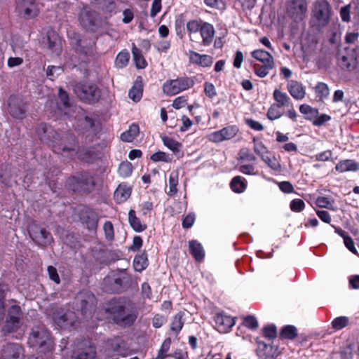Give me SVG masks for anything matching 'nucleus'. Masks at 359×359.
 Here are the masks:
<instances>
[{"instance_id": "f257e3e1", "label": "nucleus", "mask_w": 359, "mask_h": 359, "mask_svg": "<svg viewBox=\"0 0 359 359\" xmlns=\"http://www.w3.org/2000/svg\"><path fill=\"white\" fill-rule=\"evenodd\" d=\"M36 132L40 140L51 146L54 152L67 157H72L76 154L78 144L74 135L64 134L61 136L44 123L37 127Z\"/></svg>"}, {"instance_id": "f03ea898", "label": "nucleus", "mask_w": 359, "mask_h": 359, "mask_svg": "<svg viewBox=\"0 0 359 359\" xmlns=\"http://www.w3.org/2000/svg\"><path fill=\"white\" fill-rule=\"evenodd\" d=\"M104 310L117 325L121 326L132 325L138 314L135 304L126 298L111 299L106 304Z\"/></svg>"}, {"instance_id": "7ed1b4c3", "label": "nucleus", "mask_w": 359, "mask_h": 359, "mask_svg": "<svg viewBox=\"0 0 359 359\" xmlns=\"http://www.w3.org/2000/svg\"><path fill=\"white\" fill-rule=\"evenodd\" d=\"M28 344L40 353H50L53 350V341L49 332L43 327H34L29 337Z\"/></svg>"}, {"instance_id": "20e7f679", "label": "nucleus", "mask_w": 359, "mask_h": 359, "mask_svg": "<svg viewBox=\"0 0 359 359\" xmlns=\"http://www.w3.org/2000/svg\"><path fill=\"white\" fill-rule=\"evenodd\" d=\"M228 29L221 27L216 31L214 26L209 22H203L200 32L203 45H210L214 41V45H224L226 42Z\"/></svg>"}, {"instance_id": "39448f33", "label": "nucleus", "mask_w": 359, "mask_h": 359, "mask_svg": "<svg viewBox=\"0 0 359 359\" xmlns=\"http://www.w3.org/2000/svg\"><path fill=\"white\" fill-rule=\"evenodd\" d=\"M338 64L342 69L353 71L357 67L359 58L358 46H338Z\"/></svg>"}, {"instance_id": "423d86ee", "label": "nucleus", "mask_w": 359, "mask_h": 359, "mask_svg": "<svg viewBox=\"0 0 359 359\" xmlns=\"http://www.w3.org/2000/svg\"><path fill=\"white\" fill-rule=\"evenodd\" d=\"M66 184L73 191L90 192L94 189L95 182L89 173L81 172L69 177Z\"/></svg>"}, {"instance_id": "0eeeda50", "label": "nucleus", "mask_w": 359, "mask_h": 359, "mask_svg": "<svg viewBox=\"0 0 359 359\" xmlns=\"http://www.w3.org/2000/svg\"><path fill=\"white\" fill-rule=\"evenodd\" d=\"M15 11L20 18L34 20L40 14L39 4L36 0H16Z\"/></svg>"}, {"instance_id": "6e6552de", "label": "nucleus", "mask_w": 359, "mask_h": 359, "mask_svg": "<svg viewBox=\"0 0 359 359\" xmlns=\"http://www.w3.org/2000/svg\"><path fill=\"white\" fill-rule=\"evenodd\" d=\"M74 91L80 100L90 103L97 102L100 97V90L93 83H79L75 85Z\"/></svg>"}, {"instance_id": "1a4fd4ad", "label": "nucleus", "mask_w": 359, "mask_h": 359, "mask_svg": "<svg viewBox=\"0 0 359 359\" xmlns=\"http://www.w3.org/2000/svg\"><path fill=\"white\" fill-rule=\"evenodd\" d=\"M313 18L320 27L327 26L330 20L331 7L327 0H317L312 11Z\"/></svg>"}, {"instance_id": "9d476101", "label": "nucleus", "mask_w": 359, "mask_h": 359, "mask_svg": "<svg viewBox=\"0 0 359 359\" xmlns=\"http://www.w3.org/2000/svg\"><path fill=\"white\" fill-rule=\"evenodd\" d=\"M76 301L77 306L83 316L85 318L91 317L96 308L97 300L95 296L89 291H84L76 297Z\"/></svg>"}, {"instance_id": "9b49d317", "label": "nucleus", "mask_w": 359, "mask_h": 359, "mask_svg": "<svg viewBox=\"0 0 359 359\" xmlns=\"http://www.w3.org/2000/svg\"><path fill=\"white\" fill-rule=\"evenodd\" d=\"M79 20L81 27L87 31L95 32L100 26L97 13L86 7L81 11Z\"/></svg>"}, {"instance_id": "f8f14e48", "label": "nucleus", "mask_w": 359, "mask_h": 359, "mask_svg": "<svg viewBox=\"0 0 359 359\" xmlns=\"http://www.w3.org/2000/svg\"><path fill=\"white\" fill-rule=\"evenodd\" d=\"M55 323L62 329H68L74 325L77 320L76 313L69 309H57L53 313Z\"/></svg>"}, {"instance_id": "ddd939ff", "label": "nucleus", "mask_w": 359, "mask_h": 359, "mask_svg": "<svg viewBox=\"0 0 359 359\" xmlns=\"http://www.w3.org/2000/svg\"><path fill=\"white\" fill-rule=\"evenodd\" d=\"M306 0H292L287 6V15L295 22H299L306 18L307 13Z\"/></svg>"}, {"instance_id": "4468645a", "label": "nucleus", "mask_w": 359, "mask_h": 359, "mask_svg": "<svg viewBox=\"0 0 359 359\" xmlns=\"http://www.w3.org/2000/svg\"><path fill=\"white\" fill-rule=\"evenodd\" d=\"M194 81L188 77L178 78L163 84V90L170 95H175L193 86Z\"/></svg>"}, {"instance_id": "2eb2a0df", "label": "nucleus", "mask_w": 359, "mask_h": 359, "mask_svg": "<svg viewBox=\"0 0 359 359\" xmlns=\"http://www.w3.org/2000/svg\"><path fill=\"white\" fill-rule=\"evenodd\" d=\"M29 233L34 242L40 245L50 244L53 241L51 234L45 228L35 224L30 226Z\"/></svg>"}, {"instance_id": "dca6fc26", "label": "nucleus", "mask_w": 359, "mask_h": 359, "mask_svg": "<svg viewBox=\"0 0 359 359\" xmlns=\"http://www.w3.org/2000/svg\"><path fill=\"white\" fill-rule=\"evenodd\" d=\"M8 111L15 118L22 119L25 117V104L20 96L13 95L8 100Z\"/></svg>"}, {"instance_id": "f3484780", "label": "nucleus", "mask_w": 359, "mask_h": 359, "mask_svg": "<svg viewBox=\"0 0 359 359\" xmlns=\"http://www.w3.org/2000/svg\"><path fill=\"white\" fill-rule=\"evenodd\" d=\"M39 42L41 45H62V38L51 27H46L39 34Z\"/></svg>"}, {"instance_id": "a211bd4d", "label": "nucleus", "mask_w": 359, "mask_h": 359, "mask_svg": "<svg viewBox=\"0 0 359 359\" xmlns=\"http://www.w3.org/2000/svg\"><path fill=\"white\" fill-rule=\"evenodd\" d=\"M238 130L236 126H228L220 130L212 133L209 136V140L216 143L229 140L234 137Z\"/></svg>"}, {"instance_id": "6ab92c4d", "label": "nucleus", "mask_w": 359, "mask_h": 359, "mask_svg": "<svg viewBox=\"0 0 359 359\" xmlns=\"http://www.w3.org/2000/svg\"><path fill=\"white\" fill-rule=\"evenodd\" d=\"M20 311V306H13L11 307L9 311L8 317L2 328V331L4 333H11L18 329L20 325V318L18 316Z\"/></svg>"}, {"instance_id": "aec40b11", "label": "nucleus", "mask_w": 359, "mask_h": 359, "mask_svg": "<svg viewBox=\"0 0 359 359\" xmlns=\"http://www.w3.org/2000/svg\"><path fill=\"white\" fill-rule=\"evenodd\" d=\"M103 288L109 293H119L126 290L117 273L104 279Z\"/></svg>"}, {"instance_id": "412c9836", "label": "nucleus", "mask_w": 359, "mask_h": 359, "mask_svg": "<svg viewBox=\"0 0 359 359\" xmlns=\"http://www.w3.org/2000/svg\"><path fill=\"white\" fill-rule=\"evenodd\" d=\"M215 327L222 333L227 332L234 325L235 320L231 316L224 315L223 313H217L215 316Z\"/></svg>"}, {"instance_id": "4be33fe9", "label": "nucleus", "mask_w": 359, "mask_h": 359, "mask_svg": "<svg viewBox=\"0 0 359 359\" xmlns=\"http://www.w3.org/2000/svg\"><path fill=\"white\" fill-rule=\"evenodd\" d=\"M277 349L264 341H257V354L262 359H273L277 355Z\"/></svg>"}, {"instance_id": "5701e85b", "label": "nucleus", "mask_w": 359, "mask_h": 359, "mask_svg": "<svg viewBox=\"0 0 359 359\" xmlns=\"http://www.w3.org/2000/svg\"><path fill=\"white\" fill-rule=\"evenodd\" d=\"M287 90L291 96L297 100H302L306 95V90L302 83L295 80L288 81Z\"/></svg>"}, {"instance_id": "b1692460", "label": "nucleus", "mask_w": 359, "mask_h": 359, "mask_svg": "<svg viewBox=\"0 0 359 359\" xmlns=\"http://www.w3.org/2000/svg\"><path fill=\"white\" fill-rule=\"evenodd\" d=\"M81 220L86 224L89 230H95L98 224V217L95 212L91 210H86L81 214Z\"/></svg>"}, {"instance_id": "393cba45", "label": "nucleus", "mask_w": 359, "mask_h": 359, "mask_svg": "<svg viewBox=\"0 0 359 359\" xmlns=\"http://www.w3.org/2000/svg\"><path fill=\"white\" fill-rule=\"evenodd\" d=\"M97 356L96 346L94 344L89 345L83 348L81 350L74 352L72 359H95Z\"/></svg>"}, {"instance_id": "a878e982", "label": "nucleus", "mask_w": 359, "mask_h": 359, "mask_svg": "<svg viewBox=\"0 0 359 359\" xmlns=\"http://www.w3.org/2000/svg\"><path fill=\"white\" fill-rule=\"evenodd\" d=\"M189 59L192 63L203 67H210L213 62V59L211 56L201 55L194 51L190 52Z\"/></svg>"}, {"instance_id": "bb28decb", "label": "nucleus", "mask_w": 359, "mask_h": 359, "mask_svg": "<svg viewBox=\"0 0 359 359\" xmlns=\"http://www.w3.org/2000/svg\"><path fill=\"white\" fill-rule=\"evenodd\" d=\"M189 249L191 255L194 259L201 262L203 259L205 252L201 244L196 240H192L189 242Z\"/></svg>"}, {"instance_id": "cd10ccee", "label": "nucleus", "mask_w": 359, "mask_h": 359, "mask_svg": "<svg viewBox=\"0 0 359 359\" xmlns=\"http://www.w3.org/2000/svg\"><path fill=\"white\" fill-rule=\"evenodd\" d=\"M128 221L134 231L142 232L147 229L145 224H142L140 219L136 216L135 211L130 210L128 212Z\"/></svg>"}, {"instance_id": "c85d7f7f", "label": "nucleus", "mask_w": 359, "mask_h": 359, "mask_svg": "<svg viewBox=\"0 0 359 359\" xmlns=\"http://www.w3.org/2000/svg\"><path fill=\"white\" fill-rule=\"evenodd\" d=\"M22 353V347L17 344H8L4 350L6 359H18Z\"/></svg>"}, {"instance_id": "c756f323", "label": "nucleus", "mask_w": 359, "mask_h": 359, "mask_svg": "<svg viewBox=\"0 0 359 359\" xmlns=\"http://www.w3.org/2000/svg\"><path fill=\"white\" fill-rule=\"evenodd\" d=\"M273 97L277 102L276 104L280 107H289L291 104V100L289 96L278 89H275L273 93Z\"/></svg>"}, {"instance_id": "7c9ffc66", "label": "nucleus", "mask_w": 359, "mask_h": 359, "mask_svg": "<svg viewBox=\"0 0 359 359\" xmlns=\"http://www.w3.org/2000/svg\"><path fill=\"white\" fill-rule=\"evenodd\" d=\"M148 266L147 255L145 252L137 255L133 260V267L136 271L141 272Z\"/></svg>"}, {"instance_id": "2f4dec72", "label": "nucleus", "mask_w": 359, "mask_h": 359, "mask_svg": "<svg viewBox=\"0 0 359 359\" xmlns=\"http://www.w3.org/2000/svg\"><path fill=\"white\" fill-rule=\"evenodd\" d=\"M252 55L262 64L274 63L273 58L271 55L264 50L259 49L254 50L252 53Z\"/></svg>"}, {"instance_id": "473e14b6", "label": "nucleus", "mask_w": 359, "mask_h": 359, "mask_svg": "<svg viewBox=\"0 0 359 359\" xmlns=\"http://www.w3.org/2000/svg\"><path fill=\"white\" fill-rule=\"evenodd\" d=\"M139 126L137 124H132L129 129L121 135V139L123 142H132L139 134Z\"/></svg>"}, {"instance_id": "72a5a7b5", "label": "nucleus", "mask_w": 359, "mask_h": 359, "mask_svg": "<svg viewBox=\"0 0 359 359\" xmlns=\"http://www.w3.org/2000/svg\"><path fill=\"white\" fill-rule=\"evenodd\" d=\"M274 67V63H268L262 65L255 64L253 65L254 72L259 77L264 78L269 74V71L273 69Z\"/></svg>"}, {"instance_id": "f704fd0d", "label": "nucleus", "mask_w": 359, "mask_h": 359, "mask_svg": "<svg viewBox=\"0 0 359 359\" xmlns=\"http://www.w3.org/2000/svg\"><path fill=\"white\" fill-rule=\"evenodd\" d=\"M162 140L163 144L172 151L175 154L177 155L180 153V148L182 147L181 143L167 136L163 137Z\"/></svg>"}, {"instance_id": "c9c22d12", "label": "nucleus", "mask_w": 359, "mask_h": 359, "mask_svg": "<svg viewBox=\"0 0 359 359\" xmlns=\"http://www.w3.org/2000/svg\"><path fill=\"white\" fill-rule=\"evenodd\" d=\"M130 189L119 185L114 192V198L119 203L123 202L130 197Z\"/></svg>"}, {"instance_id": "e433bc0d", "label": "nucleus", "mask_w": 359, "mask_h": 359, "mask_svg": "<svg viewBox=\"0 0 359 359\" xmlns=\"http://www.w3.org/2000/svg\"><path fill=\"white\" fill-rule=\"evenodd\" d=\"M116 273L121 279V283L124 286L126 290L131 287L133 278L131 274L127 272L126 269H118Z\"/></svg>"}, {"instance_id": "4c0bfd02", "label": "nucleus", "mask_w": 359, "mask_h": 359, "mask_svg": "<svg viewBox=\"0 0 359 359\" xmlns=\"http://www.w3.org/2000/svg\"><path fill=\"white\" fill-rule=\"evenodd\" d=\"M135 65L138 69H144L147 66V62L137 46H133L132 50Z\"/></svg>"}, {"instance_id": "58836bf2", "label": "nucleus", "mask_w": 359, "mask_h": 359, "mask_svg": "<svg viewBox=\"0 0 359 359\" xmlns=\"http://www.w3.org/2000/svg\"><path fill=\"white\" fill-rule=\"evenodd\" d=\"M297 336V330L293 325H286L280 331V337L285 339H294Z\"/></svg>"}, {"instance_id": "ea45409f", "label": "nucleus", "mask_w": 359, "mask_h": 359, "mask_svg": "<svg viewBox=\"0 0 359 359\" xmlns=\"http://www.w3.org/2000/svg\"><path fill=\"white\" fill-rule=\"evenodd\" d=\"M358 169V165L351 160L341 161L336 165V170L339 172L357 170Z\"/></svg>"}, {"instance_id": "a19ab883", "label": "nucleus", "mask_w": 359, "mask_h": 359, "mask_svg": "<svg viewBox=\"0 0 359 359\" xmlns=\"http://www.w3.org/2000/svg\"><path fill=\"white\" fill-rule=\"evenodd\" d=\"M177 184L178 173L172 172L169 177V191L168 192L169 196H172L177 192Z\"/></svg>"}, {"instance_id": "79ce46f5", "label": "nucleus", "mask_w": 359, "mask_h": 359, "mask_svg": "<svg viewBox=\"0 0 359 359\" xmlns=\"http://www.w3.org/2000/svg\"><path fill=\"white\" fill-rule=\"evenodd\" d=\"M280 107H281L276 104H271L266 114L267 118L271 121L280 118L283 115Z\"/></svg>"}, {"instance_id": "37998d69", "label": "nucleus", "mask_w": 359, "mask_h": 359, "mask_svg": "<svg viewBox=\"0 0 359 359\" xmlns=\"http://www.w3.org/2000/svg\"><path fill=\"white\" fill-rule=\"evenodd\" d=\"M183 313L179 312L177 313L171 323V330L178 333L182 328L184 322L182 320Z\"/></svg>"}, {"instance_id": "c03bdc74", "label": "nucleus", "mask_w": 359, "mask_h": 359, "mask_svg": "<svg viewBox=\"0 0 359 359\" xmlns=\"http://www.w3.org/2000/svg\"><path fill=\"white\" fill-rule=\"evenodd\" d=\"M203 22V21L199 22L195 20L189 21L187 24V29L189 35L191 36V34H197L198 32H201Z\"/></svg>"}, {"instance_id": "a18cd8bd", "label": "nucleus", "mask_w": 359, "mask_h": 359, "mask_svg": "<svg viewBox=\"0 0 359 359\" xmlns=\"http://www.w3.org/2000/svg\"><path fill=\"white\" fill-rule=\"evenodd\" d=\"M231 188L234 192L241 193L245 190V184L240 176H236L231 182Z\"/></svg>"}, {"instance_id": "49530a36", "label": "nucleus", "mask_w": 359, "mask_h": 359, "mask_svg": "<svg viewBox=\"0 0 359 359\" xmlns=\"http://www.w3.org/2000/svg\"><path fill=\"white\" fill-rule=\"evenodd\" d=\"M133 171V165L128 161L122 162L119 167L118 172L119 175L123 177H127L130 176Z\"/></svg>"}, {"instance_id": "de8ad7c7", "label": "nucleus", "mask_w": 359, "mask_h": 359, "mask_svg": "<svg viewBox=\"0 0 359 359\" xmlns=\"http://www.w3.org/2000/svg\"><path fill=\"white\" fill-rule=\"evenodd\" d=\"M262 159L273 170H280L281 165L275 156L269 157L268 156H262Z\"/></svg>"}, {"instance_id": "09e8293b", "label": "nucleus", "mask_w": 359, "mask_h": 359, "mask_svg": "<svg viewBox=\"0 0 359 359\" xmlns=\"http://www.w3.org/2000/svg\"><path fill=\"white\" fill-rule=\"evenodd\" d=\"M129 59V53L127 51H122L118 54L116 58V65L118 67L122 68L128 64Z\"/></svg>"}, {"instance_id": "8fccbe9b", "label": "nucleus", "mask_w": 359, "mask_h": 359, "mask_svg": "<svg viewBox=\"0 0 359 359\" xmlns=\"http://www.w3.org/2000/svg\"><path fill=\"white\" fill-rule=\"evenodd\" d=\"M171 344V339L170 338H167L164 340L163 342L161 348L158 351V355L156 359H163L165 358L168 355L167 352L168 351L170 346Z\"/></svg>"}, {"instance_id": "3c124183", "label": "nucleus", "mask_w": 359, "mask_h": 359, "mask_svg": "<svg viewBox=\"0 0 359 359\" xmlns=\"http://www.w3.org/2000/svg\"><path fill=\"white\" fill-rule=\"evenodd\" d=\"M63 73V68L60 66H48L47 68L46 75L50 77L51 80L58 77Z\"/></svg>"}, {"instance_id": "603ef678", "label": "nucleus", "mask_w": 359, "mask_h": 359, "mask_svg": "<svg viewBox=\"0 0 359 359\" xmlns=\"http://www.w3.org/2000/svg\"><path fill=\"white\" fill-rule=\"evenodd\" d=\"M316 93L320 100L327 97L329 95V88L327 84L318 83L316 86Z\"/></svg>"}, {"instance_id": "864d4df0", "label": "nucleus", "mask_w": 359, "mask_h": 359, "mask_svg": "<svg viewBox=\"0 0 359 359\" xmlns=\"http://www.w3.org/2000/svg\"><path fill=\"white\" fill-rule=\"evenodd\" d=\"M128 96L134 102H138L142 96V88L141 85L133 86L128 92Z\"/></svg>"}, {"instance_id": "5fc2aeb1", "label": "nucleus", "mask_w": 359, "mask_h": 359, "mask_svg": "<svg viewBox=\"0 0 359 359\" xmlns=\"http://www.w3.org/2000/svg\"><path fill=\"white\" fill-rule=\"evenodd\" d=\"M253 142H254V151L255 152L259 155L261 158L262 156H264V154L268 153L267 148L264 146V144L260 142L257 141L255 137L253 138Z\"/></svg>"}, {"instance_id": "6e6d98bb", "label": "nucleus", "mask_w": 359, "mask_h": 359, "mask_svg": "<svg viewBox=\"0 0 359 359\" xmlns=\"http://www.w3.org/2000/svg\"><path fill=\"white\" fill-rule=\"evenodd\" d=\"M116 4L114 0H102V9L104 12L112 13L115 12Z\"/></svg>"}, {"instance_id": "4d7b16f0", "label": "nucleus", "mask_w": 359, "mask_h": 359, "mask_svg": "<svg viewBox=\"0 0 359 359\" xmlns=\"http://www.w3.org/2000/svg\"><path fill=\"white\" fill-rule=\"evenodd\" d=\"M299 111L302 114H306L308 116V118L311 119L313 117H315L318 114V110L311 107L307 104H302L299 107Z\"/></svg>"}, {"instance_id": "13d9d810", "label": "nucleus", "mask_w": 359, "mask_h": 359, "mask_svg": "<svg viewBox=\"0 0 359 359\" xmlns=\"http://www.w3.org/2000/svg\"><path fill=\"white\" fill-rule=\"evenodd\" d=\"M104 231L106 239L108 241H112L114 238V226L111 222L107 221L104 224Z\"/></svg>"}, {"instance_id": "bf43d9fd", "label": "nucleus", "mask_w": 359, "mask_h": 359, "mask_svg": "<svg viewBox=\"0 0 359 359\" xmlns=\"http://www.w3.org/2000/svg\"><path fill=\"white\" fill-rule=\"evenodd\" d=\"M348 318L345 316L336 318L332 323L333 328L341 330L348 325Z\"/></svg>"}, {"instance_id": "052dcab7", "label": "nucleus", "mask_w": 359, "mask_h": 359, "mask_svg": "<svg viewBox=\"0 0 359 359\" xmlns=\"http://www.w3.org/2000/svg\"><path fill=\"white\" fill-rule=\"evenodd\" d=\"M263 333L265 337L269 339H273L277 336L276 327L273 325H267L264 327Z\"/></svg>"}, {"instance_id": "680f3d73", "label": "nucleus", "mask_w": 359, "mask_h": 359, "mask_svg": "<svg viewBox=\"0 0 359 359\" xmlns=\"http://www.w3.org/2000/svg\"><path fill=\"white\" fill-rule=\"evenodd\" d=\"M239 156L241 160H245L248 161H256L255 156L253 154H252L250 149L248 148H242L239 151Z\"/></svg>"}, {"instance_id": "e2e57ef3", "label": "nucleus", "mask_w": 359, "mask_h": 359, "mask_svg": "<svg viewBox=\"0 0 359 359\" xmlns=\"http://www.w3.org/2000/svg\"><path fill=\"white\" fill-rule=\"evenodd\" d=\"M243 325L248 328L255 330L258 327V322L253 316H248L243 319Z\"/></svg>"}, {"instance_id": "0e129e2a", "label": "nucleus", "mask_w": 359, "mask_h": 359, "mask_svg": "<svg viewBox=\"0 0 359 359\" xmlns=\"http://www.w3.org/2000/svg\"><path fill=\"white\" fill-rule=\"evenodd\" d=\"M327 37L329 42L332 45H337L340 43L341 40V34L334 30H330L327 32Z\"/></svg>"}, {"instance_id": "69168bd1", "label": "nucleus", "mask_w": 359, "mask_h": 359, "mask_svg": "<svg viewBox=\"0 0 359 359\" xmlns=\"http://www.w3.org/2000/svg\"><path fill=\"white\" fill-rule=\"evenodd\" d=\"M305 204L302 199H294L290 202V209L294 212H300L304 208Z\"/></svg>"}, {"instance_id": "338daca9", "label": "nucleus", "mask_w": 359, "mask_h": 359, "mask_svg": "<svg viewBox=\"0 0 359 359\" xmlns=\"http://www.w3.org/2000/svg\"><path fill=\"white\" fill-rule=\"evenodd\" d=\"M350 5L343 6L340 10V16L342 21L348 22L351 21Z\"/></svg>"}, {"instance_id": "774afa93", "label": "nucleus", "mask_w": 359, "mask_h": 359, "mask_svg": "<svg viewBox=\"0 0 359 359\" xmlns=\"http://www.w3.org/2000/svg\"><path fill=\"white\" fill-rule=\"evenodd\" d=\"M58 97L60 103L62 104L65 108H67L70 106L69 95L67 93L63 90L62 88L59 89Z\"/></svg>"}]
</instances>
